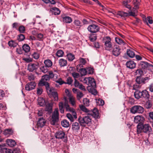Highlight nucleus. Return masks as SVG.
Wrapping results in <instances>:
<instances>
[{
	"label": "nucleus",
	"instance_id": "1",
	"mask_svg": "<svg viewBox=\"0 0 153 153\" xmlns=\"http://www.w3.org/2000/svg\"><path fill=\"white\" fill-rule=\"evenodd\" d=\"M64 106L66 111H70L72 113V115L70 113H68L66 115L67 117L71 121L73 122L74 121V118L75 119L77 117L76 114L74 109L71 108L69 106L67 102H65L64 104Z\"/></svg>",
	"mask_w": 153,
	"mask_h": 153
},
{
	"label": "nucleus",
	"instance_id": "2",
	"mask_svg": "<svg viewBox=\"0 0 153 153\" xmlns=\"http://www.w3.org/2000/svg\"><path fill=\"white\" fill-rule=\"evenodd\" d=\"M152 131V128L148 124L143 125L138 124L137 126V134H140L143 132L145 133H149Z\"/></svg>",
	"mask_w": 153,
	"mask_h": 153
},
{
	"label": "nucleus",
	"instance_id": "3",
	"mask_svg": "<svg viewBox=\"0 0 153 153\" xmlns=\"http://www.w3.org/2000/svg\"><path fill=\"white\" fill-rule=\"evenodd\" d=\"M78 121L81 126H85L86 125L90 126L91 123V119L89 116H85L83 117H80Z\"/></svg>",
	"mask_w": 153,
	"mask_h": 153
},
{
	"label": "nucleus",
	"instance_id": "4",
	"mask_svg": "<svg viewBox=\"0 0 153 153\" xmlns=\"http://www.w3.org/2000/svg\"><path fill=\"white\" fill-rule=\"evenodd\" d=\"M140 0H134L133 4L134 5V7L132 10L128 11V16H135L137 15V9H138L139 5L140 4Z\"/></svg>",
	"mask_w": 153,
	"mask_h": 153
},
{
	"label": "nucleus",
	"instance_id": "5",
	"mask_svg": "<svg viewBox=\"0 0 153 153\" xmlns=\"http://www.w3.org/2000/svg\"><path fill=\"white\" fill-rule=\"evenodd\" d=\"M105 11L112 13L114 16L117 18H119L120 17H125L128 16V13H127L121 11H119L117 13L114 10L109 8L107 7Z\"/></svg>",
	"mask_w": 153,
	"mask_h": 153
},
{
	"label": "nucleus",
	"instance_id": "6",
	"mask_svg": "<svg viewBox=\"0 0 153 153\" xmlns=\"http://www.w3.org/2000/svg\"><path fill=\"white\" fill-rule=\"evenodd\" d=\"M56 138L61 139L65 143H66L67 141V137L65 136V132L62 130L57 131L55 134Z\"/></svg>",
	"mask_w": 153,
	"mask_h": 153
},
{
	"label": "nucleus",
	"instance_id": "7",
	"mask_svg": "<svg viewBox=\"0 0 153 153\" xmlns=\"http://www.w3.org/2000/svg\"><path fill=\"white\" fill-rule=\"evenodd\" d=\"M59 110L58 108L55 109L54 111L52 113L51 123L53 125H54L55 123L58 121L59 118Z\"/></svg>",
	"mask_w": 153,
	"mask_h": 153
},
{
	"label": "nucleus",
	"instance_id": "8",
	"mask_svg": "<svg viewBox=\"0 0 153 153\" xmlns=\"http://www.w3.org/2000/svg\"><path fill=\"white\" fill-rule=\"evenodd\" d=\"M111 41V39L109 36H105L103 38V41L106 50H108L110 48H112L113 44Z\"/></svg>",
	"mask_w": 153,
	"mask_h": 153
},
{
	"label": "nucleus",
	"instance_id": "9",
	"mask_svg": "<svg viewBox=\"0 0 153 153\" xmlns=\"http://www.w3.org/2000/svg\"><path fill=\"white\" fill-rule=\"evenodd\" d=\"M49 80V76L48 75H45L42 77L41 80L40 82V84L43 85H45L46 89L50 88L49 85L47 82Z\"/></svg>",
	"mask_w": 153,
	"mask_h": 153
},
{
	"label": "nucleus",
	"instance_id": "10",
	"mask_svg": "<svg viewBox=\"0 0 153 153\" xmlns=\"http://www.w3.org/2000/svg\"><path fill=\"white\" fill-rule=\"evenodd\" d=\"M144 111L143 108L140 105H134L131 109V112L133 114L142 113Z\"/></svg>",
	"mask_w": 153,
	"mask_h": 153
},
{
	"label": "nucleus",
	"instance_id": "11",
	"mask_svg": "<svg viewBox=\"0 0 153 153\" xmlns=\"http://www.w3.org/2000/svg\"><path fill=\"white\" fill-rule=\"evenodd\" d=\"M46 90L49 94L52 95L53 96L55 100L57 101L58 100V98L57 93L54 91V89L53 88H50L46 89Z\"/></svg>",
	"mask_w": 153,
	"mask_h": 153
},
{
	"label": "nucleus",
	"instance_id": "12",
	"mask_svg": "<svg viewBox=\"0 0 153 153\" xmlns=\"http://www.w3.org/2000/svg\"><path fill=\"white\" fill-rule=\"evenodd\" d=\"M88 30L92 33H96L99 31L100 30L99 26L94 24L90 25L87 28Z\"/></svg>",
	"mask_w": 153,
	"mask_h": 153
},
{
	"label": "nucleus",
	"instance_id": "13",
	"mask_svg": "<svg viewBox=\"0 0 153 153\" xmlns=\"http://www.w3.org/2000/svg\"><path fill=\"white\" fill-rule=\"evenodd\" d=\"M36 85V83L34 82H31L27 83L25 85V89L27 91L31 90L35 88Z\"/></svg>",
	"mask_w": 153,
	"mask_h": 153
},
{
	"label": "nucleus",
	"instance_id": "14",
	"mask_svg": "<svg viewBox=\"0 0 153 153\" xmlns=\"http://www.w3.org/2000/svg\"><path fill=\"white\" fill-rule=\"evenodd\" d=\"M144 120V118L142 115H137L134 117V122L138 124H142Z\"/></svg>",
	"mask_w": 153,
	"mask_h": 153
},
{
	"label": "nucleus",
	"instance_id": "15",
	"mask_svg": "<svg viewBox=\"0 0 153 153\" xmlns=\"http://www.w3.org/2000/svg\"><path fill=\"white\" fill-rule=\"evenodd\" d=\"M113 54L116 56L119 55L121 53V49L120 47L116 45L113 48L112 51Z\"/></svg>",
	"mask_w": 153,
	"mask_h": 153
},
{
	"label": "nucleus",
	"instance_id": "16",
	"mask_svg": "<svg viewBox=\"0 0 153 153\" xmlns=\"http://www.w3.org/2000/svg\"><path fill=\"white\" fill-rule=\"evenodd\" d=\"M38 68V65L36 64H29L28 65L27 69L29 71L33 72L37 70Z\"/></svg>",
	"mask_w": 153,
	"mask_h": 153
},
{
	"label": "nucleus",
	"instance_id": "17",
	"mask_svg": "<svg viewBox=\"0 0 153 153\" xmlns=\"http://www.w3.org/2000/svg\"><path fill=\"white\" fill-rule=\"evenodd\" d=\"M139 66L140 68L143 69L147 68L149 67L153 68V66L152 65L149 64L147 62L144 61L140 62L139 64Z\"/></svg>",
	"mask_w": 153,
	"mask_h": 153
},
{
	"label": "nucleus",
	"instance_id": "18",
	"mask_svg": "<svg viewBox=\"0 0 153 153\" xmlns=\"http://www.w3.org/2000/svg\"><path fill=\"white\" fill-rule=\"evenodd\" d=\"M80 124L76 122H73L72 124V128L74 131H77L79 129Z\"/></svg>",
	"mask_w": 153,
	"mask_h": 153
},
{
	"label": "nucleus",
	"instance_id": "19",
	"mask_svg": "<svg viewBox=\"0 0 153 153\" xmlns=\"http://www.w3.org/2000/svg\"><path fill=\"white\" fill-rule=\"evenodd\" d=\"M46 120L43 117L39 118L38 121L37 125L40 127H43L45 124Z\"/></svg>",
	"mask_w": 153,
	"mask_h": 153
},
{
	"label": "nucleus",
	"instance_id": "20",
	"mask_svg": "<svg viewBox=\"0 0 153 153\" xmlns=\"http://www.w3.org/2000/svg\"><path fill=\"white\" fill-rule=\"evenodd\" d=\"M88 115H91L93 116L94 117L97 118L99 116V112L98 110L96 108L93 109L92 111H89V113H88Z\"/></svg>",
	"mask_w": 153,
	"mask_h": 153
},
{
	"label": "nucleus",
	"instance_id": "21",
	"mask_svg": "<svg viewBox=\"0 0 153 153\" xmlns=\"http://www.w3.org/2000/svg\"><path fill=\"white\" fill-rule=\"evenodd\" d=\"M127 68L130 69H133L135 67L136 63L133 61H129L127 62L126 64Z\"/></svg>",
	"mask_w": 153,
	"mask_h": 153
},
{
	"label": "nucleus",
	"instance_id": "22",
	"mask_svg": "<svg viewBox=\"0 0 153 153\" xmlns=\"http://www.w3.org/2000/svg\"><path fill=\"white\" fill-rule=\"evenodd\" d=\"M96 87H93L92 86H88L87 89L89 92L94 95H95L97 93V92L95 89Z\"/></svg>",
	"mask_w": 153,
	"mask_h": 153
},
{
	"label": "nucleus",
	"instance_id": "23",
	"mask_svg": "<svg viewBox=\"0 0 153 153\" xmlns=\"http://www.w3.org/2000/svg\"><path fill=\"white\" fill-rule=\"evenodd\" d=\"M150 97L149 92L146 90H144L142 91V98L145 99H148Z\"/></svg>",
	"mask_w": 153,
	"mask_h": 153
},
{
	"label": "nucleus",
	"instance_id": "24",
	"mask_svg": "<svg viewBox=\"0 0 153 153\" xmlns=\"http://www.w3.org/2000/svg\"><path fill=\"white\" fill-rule=\"evenodd\" d=\"M67 64V61L64 59L62 58L59 60V65L61 67H64L66 66Z\"/></svg>",
	"mask_w": 153,
	"mask_h": 153
},
{
	"label": "nucleus",
	"instance_id": "25",
	"mask_svg": "<svg viewBox=\"0 0 153 153\" xmlns=\"http://www.w3.org/2000/svg\"><path fill=\"white\" fill-rule=\"evenodd\" d=\"M7 144L11 147L14 146L16 144L15 141L11 139H8L6 140Z\"/></svg>",
	"mask_w": 153,
	"mask_h": 153
},
{
	"label": "nucleus",
	"instance_id": "26",
	"mask_svg": "<svg viewBox=\"0 0 153 153\" xmlns=\"http://www.w3.org/2000/svg\"><path fill=\"white\" fill-rule=\"evenodd\" d=\"M89 86H92L93 87H96V82L93 78L89 77L88 82Z\"/></svg>",
	"mask_w": 153,
	"mask_h": 153
},
{
	"label": "nucleus",
	"instance_id": "27",
	"mask_svg": "<svg viewBox=\"0 0 153 153\" xmlns=\"http://www.w3.org/2000/svg\"><path fill=\"white\" fill-rule=\"evenodd\" d=\"M0 152L1 153H13L11 150L4 147L1 148Z\"/></svg>",
	"mask_w": 153,
	"mask_h": 153
},
{
	"label": "nucleus",
	"instance_id": "28",
	"mask_svg": "<svg viewBox=\"0 0 153 153\" xmlns=\"http://www.w3.org/2000/svg\"><path fill=\"white\" fill-rule=\"evenodd\" d=\"M38 104L41 106H44L45 105V100L42 98L39 97L38 99Z\"/></svg>",
	"mask_w": 153,
	"mask_h": 153
},
{
	"label": "nucleus",
	"instance_id": "29",
	"mask_svg": "<svg viewBox=\"0 0 153 153\" xmlns=\"http://www.w3.org/2000/svg\"><path fill=\"white\" fill-rule=\"evenodd\" d=\"M115 41L119 45H124L126 44V43L123 40L118 37L115 38Z\"/></svg>",
	"mask_w": 153,
	"mask_h": 153
},
{
	"label": "nucleus",
	"instance_id": "30",
	"mask_svg": "<svg viewBox=\"0 0 153 153\" xmlns=\"http://www.w3.org/2000/svg\"><path fill=\"white\" fill-rule=\"evenodd\" d=\"M45 65L48 68L51 67L53 65V62L49 59H48L45 60L44 62Z\"/></svg>",
	"mask_w": 153,
	"mask_h": 153
},
{
	"label": "nucleus",
	"instance_id": "31",
	"mask_svg": "<svg viewBox=\"0 0 153 153\" xmlns=\"http://www.w3.org/2000/svg\"><path fill=\"white\" fill-rule=\"evenodd\" d=\"M74 23V25L76 27V28L78 29H79L82 26V22L78 19L75 20Z\"/></svg>",
	"mask_w": 153,
	"mask_h": 153
},
{
	"label": "nucleus",
	"instance_id": "32",
	"mask_svg": "<svg viewBox=\"0 0 153 153\" xmlns=\"http://www.w3.org/2000/svg\"><path fill=\"white\" fill-rule=\"evenodd\" d=\"M52 105L53 104L51 103L47 104L46 105L45 110L51 113L52 111Z\"/></svg>",
	"mask_w": 153,
	"mask_h": 153
},
{
	"label": "nucleus",
	"instance_id": "33",
	"mask_svg": "<svg viewBox=\"0 0 153 153\" xmlns=\"http://www.w3.org/2000/svg\"><path fill=\"white\" fill-rule=\"evenodd\" d=\"M8 45L10 47L14 48L16 47L18 44L16 41L12 40L8 42Z\"/></svg>",
	"mask_w": 153,
	"mask_h": 153
},
{
	"label": "nucleus",
	"instance_id": "34",
	"mask_svg": "<svg viewBox=\"0 0 153 153\" xmlns=\"http://www.w3.org/2000/svg\"><path fill=\"white\" fill-rule=\"evenodd\" d=\"M144 22L146 24L149 26V24H152L153 23V21L152 18L150 16H148L144 20Z\"/></svg>",
	"mask_w": 153,
	"mask_h": 153
},
{
	"label": "nucleus",
	"instance_id": "35",
	"mask_svg": "<svg viewBox=\"0 0 153 153\" xmlns=\"http://www.w3.org/2000/svg\"><path fill=\"white\" fill-rule=\"evenodd\" d=\"M72 21V20L71 18L69 16H65L63 18V22L67 23H71Z\"/></svg>",
	"mask_w": 153,
	"mask_h": 153
},
{
	"label": "nucleus",
	"instance_id": "36",
	"mask_svg": "<svg viewBox=\"0 0 153 153\" xmlns=\"http://www.w3.org/2000/svg\"><path fill=\"white\" fill-rule=\"evenodd\" d=\"M13 131L11 129H7L4 130L3 134L5 136H9L13 133Z\"/></svg>",
	"mask_w": 153,
	"mask_h": 153
},
{
	"label": "nucleus",
	"instance_id": "37",
	"mask_svg": "<svg viewBox=\"0 0 153 153\" xmlns=\"http://www.w3.org/2000/svg\"><path fill=\"white\" fill-rule=\"evenodd\" d=\"M134 96L137 99L142 98V92L139 91H136L134 93Z\"/></svg>",
	"mask_w": 153,
	"mask_h": 153
},
{
	"label": "nucleus",
	"instance_id": "38",
	"mask_svg": "<svg viewBox=\"0 0 153 153\" xmlns=\"http://www.w3.org/2000/svg\"><path fill=\"white\" fill-rule=\"evenodd\" d=\"M67 56L68 60L70 62L72 61L75 58L74 55L71 53L68 54Z\"/></svg>",
	"mask_w": 153,
	"mask_h": 153
},
{
	"label": "nucleus",
	"instance_id": "39",
	"mask_svg": "<svg viewBox=\"0 0 153 153\" xmlns=\"http://www.w3.org/2000/svg\"><path fill=\"white\" fill-rule=\"evenodd\" d=\"M61 125L64 127L67 128L70 125L69 122L67 120H64L61 122Z\"/></svg>",
	"mask_w": 153,
	"mask_h": 153
},
{
	"label": "nucleus",
	"instance_id": "40",
	"mask_svg": "<svg viewBox=\"0 0 153 153\" xmlns=\"http://www.w3.org/2000/svg\"><path fill=\"white\" fill-rule=\"evenodd\" d=\"M127 55L131 58H133L135 56V53L134 52L131 50L128 49L127 51Z\"/></svg>",
	"mask_w": 153,
	"mask_h": 153
},
{
	"label": "nucleus",
	"instance_id": "41",
	"mask_svg": "<svg viewBox=\"0 0 153 153\" xmlns=\"http://www.w3.org/2000/svg\"><path fill=\"white\" fill-rule=\"evenodd\" d=\"M23 50L25 52H28L30 51V48L29 45L27 44H24L22 46Z\"/></svg>",
	"mask_w": 153,
	"mask_h": 153
},
{
	"label": "nucleus",
	"instance_id": "42",
	"mask_svg": "<svg viewBox=\"0 0 153 153\" xmlns=\"http://www.w3.org/2000/svg\"><path fill=\"white\" fill-rule=\"evenodd\" d=\"M131 1V0H126L125 1H123V5L125 6L126 7L130 9L131 7L128 4V3L130 2Z\"/></svg>",
	"mask_w": 153,
	"mask_h": 153
},
{
	"label": "nucleus",
	"instance_id": "43",
	"mask_svg": "<svg viewBox=\"0 0 153 153\" xmlns=\"http://www.w3.org/2000/svg\"><path fill=\"white\" fill-rule=\"evenodd\" d=\"M52 9L53 10V13L55 15H58L60 14V11L58 8L53 7Z\"/></svg>",
	"mask_w": 153,
	"mask_h": 153
},
{
	"label": "nucleus",
	"instance_id": "44",
	"mask_svg": "<svg viewBox=\"0 0 153 153\" xmlns=\"http://www.w3.org/2000/svg\"><path fill=\"white\" fill-rule=\"evenodd\" d=\"M152 104L151 100H148L146 101L145 105V106L146 108L149 109L152 107Z\"/></svg>",
	"mask_w": 153,
	"mask_h": 153
},
{
	"label": "nucleus",
	"instance_id": "45",
	"mask_svg": "<svg viewBox=\"0 0 153 153\" xmlns=\"http://www.w3.org/2000/svg\"><path fill=\"white\" fill-rule=\"evenodd\" d=\"M59 108L60 112L61 113H64V109L63 108V104L62 102H60L59 104Z\"/></svg>",
	"mask_w": 153,
	"mask_h": 153
},
{
	"label": "nucleus",
	"instance_id": "46",
	"mask_svg": "<svg viewBox=\"0 0 153 153\" xmlns=\"http://www.w3.org/2000/svg\"><path fill=\"white\" fill-rule=\"evenodd\" d=\"M135 75H137V76H141L143 75V72L140 69H138L135 72Z\"/></svg>",
	"mask_w": 153,
	"mask_h": 153
},
{
	"label": "nucleus",
	"instance_id": "47",
	"mask_svg": "<svg viewBox=\"0 0 153 153\" xmlns=\"http://www.w3.org/2000/svg\"><path fill=\"white\" fill-rule=\"evenodd\" d=\"M79 66L82 67V65H85L86 63V61L85 59L81 58L79 59Z\"/></svg>",
	"mask_w": 153,
	"mask_h": 153
},
{
	"label": "nucleus",
	"instance_id": "48",
	"mask_svg": "<svg viewBox=\"0 0 153 153\" xmlns=\"http://www.w3.org/2000/svg\"><path fill=\"white\" fill-rule=\"evenodd\" d=\"M47 66H46L45 65L44 66L43 65L40 68V69L41 70V71L44 73H47L48 71V68Z\"/></svg>",
	"mask_w": 153,
	"mask_h": 153
},
{
	"label": "nucleus",
	"instance_id": "49",
	"mask_svg": "<svg viewBox=\"0 0 153 153\" xmlns=\"http://www.w3.org/2000/svg\"><path fill=\"white\" fill-rule=\"evenodd\" d=\"M79 108L82 111L85 112L89 113L90 111H89L84 106L82 105H79Z\"/></svg>",
	"mask_w": 153,
	"mask_h": 153
},
{
	"label": "nucleus",
	"instance_id": "50",
	"mask_svg": "<svg viewBox=\"0 0 153 153\" xmlns=\"http://www.w3.org/2000/svg\"><path fill=\"white\" fill-rule=\"evenodd\" d=\"M64 54V52L62 51L59 50L56 53V55L58 57H62Z\"/></svg>",
	"mask_w": 153,
	"mask_h": 153
},
{
	"label": "nucleus",
	"instance_id": "51",
	"mask_svg": "<svg viewBox=\"0 0 153 153\" xmlns=\"http://www.w3.org/2000/svg\"><path fill=\"white\" fill-rule=\"evenodd\" d=\"M83 95H84L82 92L79 91L77 92V99L78 100H80V99L83 96Z\"/></svg>",
	"mask_w": 153,
	"mask_h": 153
},
{
	"label": "nucleus",
	"instance_id": "52",
	"mask_svg": "<svg viewBox=\"0 0 153 153\" xmlns=\"http://www.w3.org/2000/svg\"><path fill=\"white\" fill-rule=\"evenodd\" d=\"M142 80V78H141V76H137L136 79V82L138 84L143 83V80Z\"/></svg>",
	"mask_w": 153,
	"mask_h": 153
},
{
	"label": "nucleus",
	"instance_id": "53",
	"mask_svg": "<svg viewBox=\"0 0 153 153\" xmlns=\"http://www.w3.org/2000/svg\"><path fill=\"white\" fill-rule=\"evenodd\" d=\"M89 77H85L83 79H79V80L83 82L84 83L86 84L87 85L88 84V82L89 81Z\"/></svg>",
	"mask_w": 153,
	"mask_h": 153
},
{
	"label": "nucleus",
	"instance_id": "54",
	"mask_svg": "<svg viewBox=\"0 0 153 153\" xmlns=\"http://www.w3.org/2000/svg\"><path fill=\"white\" fill-rule=\"evenodd\" d=\"M32 57L35 59H38L39 57V53L35 52L32 55Z\"/></svg>",
	"mask_w": 153,
	"mask_h": 153
},
{
	"label": "nucleus",
	"instance_id": "55",
	"mask_svg": "<svg viewBox=\"0 0 153 153\" xmlns=\"http://www.w3.org/2000/svg\"><path fill=\"white\" fill-rule=\"evenodd\" d=\"M25 39V36L22 34H20L18 36L17 40L19 42L23 41Z\"/></svg>",
	"mask_w": 153,
	"mask_h": 153
},
{
	"label": "nucleus",
	"instance_id": "56",
	"mask_svg": "<svg viewBox=\"0 0 153 153\" xmlns=\"http://www.w3.org/2000/svg\"><path fill=\"white\" fill-rule=\"evenodd\" d=\"M97 36L93 34L91 35L89 37V39L91 42H94L97 39Z\"/></svg>",
	"mask_w": 153,
	"mask_h": 153
},
{
	"label": "nucleus",
	"instance_id": "57",
	"mask_svg": "<svg viewBox=\"0 0 153 153\" xmlns=\"http://www.w3.org/2000/svg\"><path fill=\"white\" fill-rule=\"evenodd\" d=\"M87 73L89 74H92L94 72V69L93 68L88 67L86 68Z\"/></svg>",
	"mask_w": 153,
	"mask_h": 153
},
{
	"label": "nucleus",
	"instance_id": "58",
	"mask_svg": "<svg viewBox=\"0 0 153 153\" xmlns=\"http://www.w3.org/2000/svg\"><path fill=\"white\" fill-rule=\"evenodd\" d=\"M69 102L73 106H74L75 105V99L72 97H70Z\"/></svg>",
	"mask_w": 153,
	"mask_h": 153
},
{
	"label": "nucleus",
	"instance_id": "59",
	"mask_svg": "<svg viewBox=\"0 0 153 153\" xmlns=\"http://www.w3.org/2000/svg\"><path fill=\"white\" fill-rule=\"evenodd\" d=\"M80 73L82 76H84L87 73L86 69L82 68L80 70Z\"/></svg>",
	"mask_w": 153,
	"mask_h": 153
},
{
	"label": "nucleus",
	"instance_id": "60",
	"mask_svg": "<svg viewBox=\"0 0 153 153\" xmlns=\"http://www.w3.org/2000/svg\"><path fill=\"white\" fill-rule=\"evenodd\" d=\"M84 105L86 106H88L89 105V100L87 98L84 99L83 100Z\"/></svg>",
	"mask_w": 153,
	"mask_h": 153
},
{
	"label": "nucleus",
	"instance_id": "61",
	"mask_svg": "<svg viewBox=\"0 0 153 153\" xmlns=\"http://www.w3.org/2000/svg\"><path fill=\"white\" fill-rule=\"evenodd\" d=\"M19 30L20 33H24L25 30V27L22 25L19 26Z\"/></svg>",
	"mask_w": 153,
	"mask_h": 153
},
{
	"label": "nucleus",
	"instance_id": "62",
	"mask_svg": "<svg viewBox=\"0 0 153 153\" xmlns=\"http://www.w3.org/2000/svg\"><path fill=\"white\" fill-rule=\"evenodd\" d=\"M151 79V77L150 76L146 77L145 78H142V80L143 83H145L146 82H148Z\"/></svg>",
	"mask_w": 153,
	"mask_h": 153
},
{
	"label": "nucleus",
	"instance_id": "63",
	"mask_svg": "<svg viewBox=\"0 0 153 153\" xmlns=\"http://www.w3.org/2000/svg\"><path fill=\"white\" fill-rule=\"evenodd\" d=\"M97 103H98L100 106H102L104 104V101L100 99H99L97 101Z\"/></svg>",
	"mask_w": 153,
	"mask_h": 153
},
{
	"label": "nucleus",
	"instance_id": "64",
	"mask_svg": "<svg viewBox=\"0 0 153 153\" xmlns=\"http://www.w3.org/2000/svg\"><path fill=\"white\" fill-rule=\"evenodd\" d=\"M72 76L74 78V79L76 78H78L79 76V73L74 72L72 73Z\"/></svg>",
	"mask_w": 153,
	"mask_h": 153
}]
</instances>
